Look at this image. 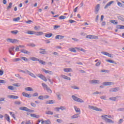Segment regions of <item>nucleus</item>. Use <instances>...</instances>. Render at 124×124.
<instances>
[{
    "instance_id": "nucleus-1",
    "label": "nucleus",
    "mask_w": 124,
    "mask_h": 124,
    "mask_svg": "<svg viewBox=\"0 0 124 124\" xmlns=\"http://www.w3.org/2000/svg\"><path fill=\"white\" fill-rule=\"evenodd\" d=\"M101 118L105 121V122H106V123H108L109 124H114V121L110 119H112V116L110 115L103 114L101 116ZM107 118H108V119Z\"/></svg>"
},
{
    "instance_id": "nucleus-2",
    "label": "nucleus",
    "mask_w": 124,
    "mask_h": 124,
    "mask_svg": "<svg viewBox=\"0 0 124 124\" xmlns=\"http://www.w3.org/2000/svg\"><path fill=\"white\" fill-rule=\"evenodd\" d=\"M72 98H73V100H74V101H76L77 102H79L80 103H84V100H83V99L80 98H78L74 95H73L72 96Z\"/></svg>"
},
{
    "instance_id": "nucleus-3",
    "label": "nucleus",
    "mask_w": 124,
    "mask_h": 124,
    "mask_svg": "<svg viewBox=\"0 0 124 124\" xmlns=\"http://www.w3.org/2000/svg\"><path fill=\"white\" fill-rule=\"evenodd\" d=\"M37 77H39V78H40V79H42V80H43V81H45V82H47V78H46V77L43 76V75L38 74L37 75Z\"/></svg>"
},
{
    "instance_id": "nucleus-4",
    "label": "nucleus",
    "mask_w": 124,
    "mask_h": 124,
    "mask_svg": "<svg viewBox=\"0 0 124 124\" xmlns=\"http://www.w3.org/2000/svg\"><path fill=\"white\" fill-rule=\"evenodd\" d=\"M42 70H43V72H45L46 74H49V75H53V72L51 71L46 70L44 68H42Z\"/></svg>"
},
{
    "instance_id": "nucleus-5",
    "label": "nucleus",
    "mask_w": 124,
    "mask_h": 124,
    "mask_svg": "<svg viewBox=\"0 0 124 124\" xmlns=\"http://www.w3.org/2000/svg\"><path fill=\"white\" fill-rule=\"evenodd\" d=\"M90 108L91 109H92V110H94L95 111H102V109H101V108H99L96 107H93V106H91Z\"/></svg>"
},
{
    "instance_id": "nucleus-6",
    "label": "nucleus",
    "mask_w": 124,
    "mask_h": 124,
    "mask_svg": "<svg viewBox=\"0 0 124 124\" xmlns=\"http://www.w3.org/2000/svg\"><path fill=\"white\" fill-rule=\"evenodd\" d=\"M120 91V88L119 87H115V88H112L110 89L109 92H119Z\"/></svg>"
},
{
    "instance_id": "nucleus-7",
    "label": "nucleus",
    "mask_w": 124,
    "mask_h": 124,
    "mask_svg": "<svg viewBox=\"0 0 124 124\" xmlns=\"http://www.w3.org/2000/svg\"><path fill=\"white\" fill-rule=\"evenodd\" d=\"M39 50V51H42L39 52V53L42 54V55H46L47 54V52L46 51L45 49L40 48Z\"/></svg>"
},
{
    "instance_id": "nucleus-8",
    "label": "nucleus",
    "mask_w": 124,
    "mask_h": 124,
    "mask_svg": "<svg viewBox=\"0 0 124 124\" xmlns=\"http://www.w3.org/2000/svg\"><path fill=\"white\" fill-rule=\"evenodd\" d=\"M15 49V47L12 46L9 49V52L11 55H12L13 56H14V53L12 52V51H14V49Z\"/></svg>"
},
{
    "instance_id": "nucleus-9",
    "label": "nucleus",
    "mask_w": 124,
    "mask_h": 124,
    "mask_svg": "<svg viewBox=\"0 0 124 124\" xmlns=\"http://www.w3.org/2000/svg\"><path fill=\"white\" fill-rule=\"evenodd\" d=\"M80 114L79 113H77L71 117V119H78V118H80Z\"/></svg>"
},
{
    "instance_id": "nucleus-10",
    "label": "nucleus",
    "mask_w": 124,
    "mask_h": 124,
    "mask_svg": "<svg viewBox=\"0 0 124 124\" xmlns=\"http://www.w3.org/2000/svg\"><path fill=\"white\" fill-rule=\"evenodd\" d=\"M8 97L12 99H18V98H19V97L18 96H15L13 95H8Z\"/></svg>"
},
{
    "instance_id": "nucleus-11",
    "label": "nucleus",
    "mask_w": 124,
    "mask_h": 124,
    "mask_svg": "<svg viewBox=\"0 0 124 124\" xmlns=\"http://www.w3.org/2000/svg\"><path fill=\"white\" fill-rule=\"evenodd\" d=\"M112 84H113V82H104L103 83V86H112Z\"/></svg>"
},
{
    "instance_id": "nucleus-12",
    "label": "nucleus",
    "mask_w": 124,
    "mask_h": 124,
    "mask_svg": "<svg viewBox=\"0 0 124 124\" xmlns=\"http://www.w3.org/2000/svg\"><path fill=\"white\" fill-rule=\"evenodd\" d=\"M22 95L25 96V97H28V98H31V95L29 94L28 93H25V92L22 93Z\"/></svg>"
},
{
    "instance_id": "nucleus-13",
    "label": "nucleus",
    "mask_w": 124,
    "mask_h": 124,
    "mask_svg": "<svg viewBox=\"0 0 124 124\" xmlns=\"http://www.w3.org/2000/svg\"><path fill=\"white\" fill-rule=\"evenodd\" d=\"M99 8H100V4H98L95 8V12H97L96 14H97V13H98V11H99Z\"/></svg>"
},
{
    "instance_id": "nucleus-14",
    "label": "nucleus",
    "mask_w": 124,
    "mask_h": 124,
    "mask_svg": "<svg viewBox=\"0 0 124 124\" xmlns=\"http://www.w3.org/2000/svg\"><path fill=\"white\" fill-rule=\"evenodd\" d=\"M91 84H100V82L98 80L93 79L91 81Z\"/></svg>"
},
{
    "instance_id": "nucleus-15",
    "label": "nucleus",
    "mask_w": 124,
    "mask_h": 124,
    "mask_svg": "<svg viewBox=\"0 0 124 124\" xmlns=\"http://www.w3.org/2000/svg\"><path fill=\"white\" fill-rule=\"evenodd\" d=\"M112 3H114V1H110L108 3L106 6L104 7L105 9H107V8H108V6H110Z\"/></svg>"
},
{
    "instance_id": "nucleus-16",
    "label": "nucleus",
    "mask_w": 124,
    "mask_h": 124,
    "mask_svg": "<svg viewBox=\"0 0 124 124\" xmlns=\"http://www.w3.org/2000/svg\"><path fill=\"white\" fill-rule=\"evenodd\" d=\"M101 53L103 54V55H105V56H108V57H109V58H112V55H111L110 53H108V52L102 51Z\"/></svg>"
},
{
    "instance_id": "nucleus-17",
    "label": "nucleus",
    "mask_w": 124,
    "mask_h": 124,
    "mask_svg": "<svg viewBox=\"0 0 124 124\" xmlns=\"http://www.w3.org/2000/svg\"><path fill=\"white\" fill-rule=\"evenodd\" d=\"M5 120H6V121L9 123H10V117H9V115H8L7 114H5Z\"/></svg>"
},
{
    "instance_id": "nucleus-18",
    "label": "nucleus",
    "mask_w": 124,
    "mask_h": 124,
    "mask_svg": "<svg viewBox=\"0 0 124 124\" xmlns=\"http://www.w3.org/2000/svg\"><path fill=\"white\" fill-rule=\"evenodd\" d=\"M74 108L77 113H78L79 114H81V110H80V108H78L76 106L74 107Z\"/></svg>"
},
{
    "instance_id": "nucleus-19",
    "label": "nucleus",
    "mask_w": 124,
    "mask_h": 124,
    "mask_svg": "<svg viewBox=\"0 0 124 124\" xmlns=\"http://www.w3.org/2000/svg\"><path fill=\"white\" fill-rule=\"evenodd\" d=\"M55 39H62L63 38H64V36L61 35H57L55 37Z\"/></svg>"
},
{
    "instance_id": "nucleus-20",
    "label": "nucleus",
    "mask_w": 124,
    "mask_h": 124,
    "mask_svg": "<svg viewBox=\"0 0 124 124\" xmlns=\"http://www.w3.org/2000/svg\"><path fill=\"white\" fill-rule=\"evenodd\" d=\"M28 108L26 107H21L19 108V110H21V111H26V112L28 111Z\"/></svg>"
},
{
    "instance_id": "nucleus-21",
    "label": "nucleus",
    "mask_w": 124,
    "mask_h": 124,
    "mask_svg": "<svg viewBox=\"0 0 124 124\" xmlns=\"http://www.w3.org/2000/svg\"><path fill=\"white\" fill-rule=\"evenodd\" d=\"M64 72H72V69L70 68H64L63 69Z\"/></svg>"
},
{
    "instance_id": "nucleus-22",
    "label": "nucleus",
    "mask_w": 124,
    "mask_h": 124,
    "mask_svg": "<svg viewBox=\"0 0 124 124\" xmlns=\"http://www.w3.org/2000/svg\"><path fill=\"white\" fill-rule=\"evenodd\" d=\"M75 49H77V50H79V51H81L82 52H83L84 53H86V50L83 49L82 47H75Z\"/></svg>"
},
{
    "instance_id": "nucleus-23",
    "label": "nucleus",
    "mask_w": 124,
    "mask_h": 124,
    "mask_svg": "<svg viewBox=\"0 0 124 124\" xmlns=\"http://www.w3.org/2000/svg\"><path fill=\"white\" fill-rule=\"evenodd\" d=\"M34 34L37 36H39V35H42L44 34L43 32L42 31H38V32H34Z\"/></svg>"
},
{
    "instance_id": "nucleus-24",
    "label": "nucleus",
    "mask_w": 124,
    "mask_h": 124,
    "mask_svg": "<svg viewBox=\"0 0 124 124\" xmlns=\"http://www.w3.org/2000/svg\"><path fill=\"white\" fill-rule=\"evenodd\" d=\"M62 78H63V79H65V80H71V78H70L65 75H62Z\"/></svg>"
},
{
    "instance_id": "nucleus-25",
    "label": "nucleus",
    "mask_w": 124,
    "mask_h": 124,
    "mask_svg": "<svg viewBox=\"0 0 124 124\" xmlns=\"http://www.w3.org/2000/svg\"><path fill=\"white\" fill-rule=\"evenodd\" d=\"M54 103H55V101L52 100H51L47 101L46 102V104H54Z\"/></svg>"
},
{
    "instance_id": "nucleus-26",
    "label": "nucleus",
    "mask_w": 124,
    "mask_h": 124,
    "mask_svg": "<svg viewBox=\"0 0 124 124\" xmlns=\"http://www.w3.org/2000/svg\"><path fill=\"white\" fill-rule=\"evenodd\" d=\"M116 28L118 30H124V25H117Z\"/></svg>"
},
{
    "instance_id": "nucleus-27",
    "label": "nucleus",
    "mask_w": 124,
    "mask_h": 124,
    "mask_svg": "<svg viewBox=\"0 0 124 124\" xmlns=\"http://www.w3.org/2000/svg\"><path fill=\"white\" fill-rule=\"evenodd\" d=\"M8 90H11V91H16V88L12 86H8Z\"/></svg>"
},
{
    "instance_id": "nucleus-28",
    "label": "nucleus",
    "mask_w": 124,
    "mask_h": 124,
    "mask_svg": "<svg viewBox=\"0 0 124 124\" xmlns=\"http://www.w3.org/2000/svg\"><path fill=\"white\" fill-rule=\"evenodd\" d=\"M38 62H39V63H41V64H43V65H45L46 64V62L45 61H43V60L39 59Z\"/></svg>"
},
{
    "instance_id": "nucleus-29",
    "label": "nucleus",
    "mask_w": 124,
    "mask_h": 124,
    "mask_svg": "<svg viewBox=\"0 0 124 124\" xmlns=\"http://www.w3.org/2000/svg\"><path fill=\"white\" fill-rule=\"evenodd\" d=\"M31 117H32V118H36L37 119H38L40 116L39 115H36L35 114H30Z\"/></svg>"
},
{
    "instance_id": "nucleus-30",
    "label": "nucleus",
    "mask_w": 124,
    "mask_h": 124,
    "mask_svg": "<svg viewBox=\"0 0 124 124\" xmlns=\"http://www.w3.org/2000/svg\"><path fill=\"white\" fill-rule=\"evenodd\" d=\"M106 61L108 62H110V63H114V64H117V62L112 60H107Z\"/></svg>"
},
{
    "instance_id": "nucleus-31",
    "label": "nucleus",
    "mask_w": 124,
    "mask_h": 124,
    "mask_svg": "<svg viewBox=\"0 0 124 124\" xmlns=\"http://www.w3.org/2000/svg\"><path fill=\"white\" fill-rule=\"evenodd\" d=\"M25 91H27L28 92H33V90L31 87H26L25 88Z\"/></svg>"
},
{
    "instance_id": "nucleus-32",
    "label": "nucleus",
    "mask_w": 124,
    "mask_h": 124,
    "mask_svg": "<svg viewBox=\"0 0 124 124\" xmlns=\"http://www.w3.org/2000/svg\"><path fill=\"white\" fill-rule=\"evenodd\" d=\"M20 52L21 53H23L24 54H30V52L28 51L27 50L25 49H23L21 50H20Z\"/></svg>"
},
{
    "instance_id": "nucleus-33",
    "label": "nucleus",
    "mask_w": 124,
    "mask_h": 124,
    "mask_svg": "<svg viewBox=\"0 0 124 124\" xmlns=\"http://www.w3.org/2000/svg\"><path fill=\"white\" fill-rule=\"evenodd\" d=\"M34 31H28L27 32H25V33H28V34H34Z\"/></svg>"
},
{
    "instance_id": "nucleus-34",
    "label": "nucleus",
    "mask_w": 124,
    "mask_h": 124,
    "mask_svg": "<svg viewBox=\"0 0 124 124\" xmlns=\"http://www.w3.org/2000/svg\"><path fill=\"white\" fill-rule=\"evenodd\" d=\"M46 37H47L48 38H50V37H52L53 36V33H49L48 34H46L45 35Z\"/></svg>"
},
{
    "instance_id": "nucleus-35",
    "label": "nucleus",
    "mask_w": 124,
    "mask_h": 124,
    "mask_svg": "<svg viewBox=\"0 0 124 124\" xmlns=\"http://www.w3.org/2000/svg\"><path fill=\"white\" fill-rule=\"evenodd\" d=\"M31 61H33V62H38L39 61V59L38 58H35V57H31Z\"/></svg>"
},
{
    "instance_id": "nucleus-36",
    "label": "nucleus",
    "mask_w": 124,
    "mask_h": 124,
    "mask_svg": "<svg viewBox=\"0 0 124 124\" xmlns=\"http://www.w3.org/2000/svg\"><path fill=\"white\" fill-rule=\"evenodd\" d=\"M110 22L112 24H113V25H118V22H117V20H110Z\"/></svg>"
},
{
    "instance_id": "nucleus-37",
    "label": "nucleus",
    "mask_w": 124,
    "mask_h": 124,
    "mask_svg": "<svg viewBox=\"0 0 124 124\" xmlns=\"http://www.w3.org/2000/svg\"><path fill=\"white\" fill-rule=\"evenodd\" d=\"M56 95L59 100H61V99H62V97H61V93H60L59 92L57 93Z\"/></svg>"
},
{
    "instance_id": "nucleus-38",
    "label": "nucleus",
    "mask_w": 124,
    "mask_h": 124,
    "mask_svg": "<svg viewBox=\"0 0 124 124\" xmlns=\"http://www.w3.org/2000/svg\"><path fill=\"white\" fill-rule=\"evenodd\" d=\"M59 19H60V20H64V19H66V16H61L59 17Z\"/></svg>"
},
{
    "instance_id": "nucleus-39",
    "label": "nucleus",
    "mask_w": 124,
    "mask_h": 124,
    "mask_svg": "<svg viewBox=\"0 0 124 124\" xmlns=\"http://www.w3.org/2000/svg\"><path fill=\"white\" fill-rule=\"evenodd\" d=\"M46 115H53L54 113L51 111H46Z\"/></svg>"
},
{
    "instance_id": "nucleus-40",
    "label": "nucleus",
    "mask_w": 124,
    "mask_h": 124,
    "mask_svg": "<svg viewBox=\"0 0 124 124\" xmlns=\"http://www.w3.org/2000/svg\"><path fill=\"white\" fill-rule=\"evenodd\" d=\"M117 18L119 20H121V21H122V22H124V18L123 17L118 16H117Z\"/></svg>"
},
{
    "instance_id": "nucleus-41",
    "label": "nucleus",
    "mask_w": 124,
    "mask_h": 124,
    "mask_svg": "<svg viewBox=\"0 0 124 124\" xmlns=\"http://www.w3.org/2000/svg\"><path fill=\"white\" fill-rule=\"evenodd\" d=\"M6 41H7V42H10V43H13V39L7 38V39H6Z\"/></svg>"
},
{
    "instance_id": "nucleus-42",
    "label": "nucleus",
    "mask_w": 124,
    "mask_h": 124,
    "mask_svg": "<svg viewBox=\"0 0 124 124\" xmlns=\"http://www.w3.org/2000/svg\"><path fill=\"white\" fill-rule=\"evenodd\" d=\"M109 99L110 100H112V101H116V100H117V97H110Z\"/></svg>"
},
{
    "instance_id": "nucleus-43",
    "label": "nucleus",
    "mask_w": 124,
    "mask_h": 124,
    "mask_svg": "<svg viewBox=\"0 0 124 124\" xmlns=\"http://www.w3.org/2000/svg\"><path fill=\"white\" fill-rule=\"evenodd\" d=\"M69 51H70L71 52H73L74 53H76V50L75 49V48H69Z\"/></svg>"
},
{
    "instance_id": "nucleus-44",
    "label": "nucleus",
    "mask_w": 124,
    "mask_h": 124,
    "mask_svg": "<svg viewBox=\"0 0 124 124\" xmlns=\"http://www.w3.org/2000/svg\"><path fill=\"white\" fill-rule=\"evenodd\" d=\"M93 35H88L86 36V38H89V39H93Z\"/></svg>"
},
{
    "instance_id": "nucleus-45",
    "label": "nucleus",
    "mask_w": 124,
    "mask_h": 124,
    "mask_svg": "<svg viewBox=\"0 0 124 124\" xmlns=\"http://www.w3.org/2000/svg\"><path fill=\"white\" fill-rule=\"evenodd\" d=\"M47 93H52V90H51V89H50V88L49 87H47L46 89Z\"/></svg>"
},
{
    "instance_id": "nucleus-46",
    "label": "nucleus",
    "mask_w": 124,
    "mask_h": 124,
    "mask_svg": "<svg viewBox=\"0 0 124 124\" xmlns=\"http://www.w3.org/2000/svg\"><path fill=\"white\" fill-rule=\"evenodd\" d=\"M11 33H13V34H17L18 32H19V31L18 30H16L15 31H11Z\"/></svg>"
},
{
    "instance_id": "nucleus-47",
    "label": "nucleus",
    "mask_w": 124,
    "mask_h": 124,
    "mask_svg": "<svg viewBox=\"0 0 124 124\" xmlns=\"http://www.w3.org/2000/svg\"><path fill=\"white\" fill-rule=\"evenodd\" d=\"M42 85L44 89H46V90L48 88V86L46 85L45 83H42Z\"/></svg>"
},
{
    "instance_id": "nucleus-48",
    "label": "nucleus",
    "mask_w": 124,
    "mask_h": 124,
    "mask_svg": "<svg viewBox=\"0 0 124 124\" xmlns=\"http://www.w3.org/2000/svg\"><path fill=\"white\" fill-rule=\"evenodd\" d=\"M20 20V17H17L13 19L15 22H18Z\"/></svg>"
},
{
    "instance_id": "nucleus-49",
    "label": "nucleus",
    "mask_w": 124,
    "mask_h": 124,
    "mask_svg": "<svg viewBox=\"0 0 124 124\" xmlns=\"http://www.w3.org/2000/svg\"><path fill=\"white\" fill-rule=\"evenodd\" d=\"M118 112H124V108H119L117 109Z\"/></svg>"
},
{
    "instance_id": "nucleus-50",
    "label": "nucleus",
    "mask_w": 124,
    "mask_h": 124,
    "mask_svg": "<svg viewBox=\"0 0 124 124\" xmlns=\"http://www.w3.org/2000/svg\"><path fill=\"white\" fill-rule=\"evenodd\" d=\"M117 4L118 6H120V7H123L124 6V4H122L121 2H118Z\"/></svg>"
},
{
    "instance_id": "nucleus-51",
    "label": "nucleus",
    "mask_w": 124,
    "mask_h": 124,
    "mask_svg": "<svg viewBox=\"0 0 124 124\" xmlns=\"http://www.w3.org/2000/svg\"><path fill=\"white\" fill-rule=\"evenodd\" d=\"M29 75L31 76V77H32L33 78H36L35 75H34V74L31 72L29 74Z\"/></svg>"
},
{
    "instance_id": "nucleus-52",
    "label": "nucleus",
    "mask_w": 124,
    "mask_h": 124,
    "mask_svg": "<svg viewBox=\"0 0 124 124\" xmlns=\"http://www.w3.org/2000/svg\"><path fill=\"white\" fill-rule=\"evenodd\" d=\"M21 61L20 58H16L13 60V62H20Z\"/></svg>"
},
{
    "instance_id": "nucleus-53",
    "label": "nucleus",
    "mask_w": 124,
    "mask_h": 124,
    "mask_svg": "<svg viewBox=\"0 0 124 124\" xmlns=\"http://www.w3.org/2000/svg\"><path fill=\"white\" fill-rule=\"evenodd\" d=\"M21 60H23V61H24L25 62H28V58H27L26 57H22L21 58Z\"/></svg>"
},
{
    "instance_id": "nucleus-54",
    "label": "nucleus",
    "mask_w": 124,
    "mask_h": 124,
    "mask_svg": "<svg viewBox=\"0 0 124 124\" xmlns=\"http://www.w3.org/2000/svg\"><path fill=\"white\" fill-rule=\"evenodd\" d=\"M12 7V2H10L9 6L7 7V9H10Z\"/></svg>"
},
{
    "instance_id": "nucleus-55",
    "label": "nucleus",
    "mask_w": 124,
    "mask_h": 124,
    "mask_svg": "<svg viewBox=\"0 0 124 124\" xmlns=\"http://www.w3.org/2000/svg\"><path fill=\"white\" fill-rule=\"evenodd\" d=\"M123 122H124V119H120L119 120V121H118V124H122V123H123Z\"/></svg>"
},
{
    "instance_id": "nucleus-56",
    "label": "nucleus",
    "mask_w": 124,
    "mask_h": 124,
    "mask_svg": "<svg viewBox=\"0 0 124 124\" xmlns=\"http://www.w3.org/2000/svg\"><path fill=\"white\" fill-rule=\"evenodd\" d=\"M69 23H70V24H73V23H76V21L72 19H69Z\"/></svg>"
},
{
    "instance_id": "nucleus-57",
    "label": "nucleus",
    "mask_w": 124,
    "mask_h": 124,
    "mask_svg": "<svg viewBox=\"0 0 124 124\" xmlns=\"http://www.w3.org/2000/svg\"><path fill=\"white\" fill-rule=\"evenodd\" d=\"M16 42H19V40L16 39H13V44L16 43Z\"/></svg>"
},
{
    "instance_id": "nucleus-58",
    "label": "nucleus",
    "mask_w": 124,
    "mask_h": 124,
    "mask_svg": "<svg viewBox=\"0 0 124 124\" xmlns=\"http://www.w3.org/2000/svg\"><path fill=\"white\" fill-rule=\"evenodd\" d=\"M28 46H31V47H35V44L33 43L29 44Z\"/></svg>"
},
{
    "instance_id": "nucleus-59",
    "label": "nucleus",
    "mask_w": 124,
    "mask_h": 124,
    "mask_svg": "<svg viewBox=\"0 0 124 124\" xmlns=\"http://www.w3.org/2000/svg\"><path fill=\"white\" fill-rule=\"evenodd\" d=\"M71 88H72V89H74V90H79V88L77 87L76 86H71Z\"/></svg>"
},
{
    "instance_id": "nucleus-60",
    "label": "nucleus",
    "mask_w": 124,
    "mask_h": 124,
    "mask_svg": "<svg viewBox=\"0 0 124 124\" xmlns=\"http://www.w3.org/2000/svg\"><path fill=\"white\" fill-rule=\"evenodd\" d=\"M45 123L46 124H51V121H50V120L49 119L46 120Z\"/></svg>"
},
{
    "instance_id": "nucleus-61",
    "label": "nucleus",
    "mask_w": 124,
    "mask_h": 124,
    "mask_svg": "<svg viewBox=\"0 0 124 124\" xmlns=\"http://www.w3.org/2000/svg\"><path fill=\"white\" fill-rule=\"evenodd\" d=\"M15 104L16 105H20V104H21V102H20V101H15Z\"/></svg>"
},
{
    "instance_id": "nucleus-62",
    "label": "nucleus",
    "mask_w": 124,
    "mask_h": 124,
    "mask_svg": "<svg viewBox=\"0 0 124 124\" xmlns=\"http://www.w3.org/2000/svg\"><path fill=\"white\" fill-rule=\"evenodd\" d=\"M59 108L60 110H62V111H63V110H65L66 109L65 107H62V106L60 107Z\"/></svg>"
},
{
    "instance_id": "nucleus-63",
    "label": "nucleus",
    "mask_w": 124,
    "mask_h": 124,
    "mask_svg": "<svg viewBox=\"0 0 124 124\" xmlns=\"http://www.w3.org/2000/svg\"><path fill=\"white\" fill-rule=\"evenodd\" d=\"M56 121L57 122V123H59V124H61V123H62V119H57Z\"/></svg>"
},
{
    "instance_id": "nucleus-64",
    "label": "nucleus",
    "mask_w": 124,
    "mask_h": 124,
    "mask_svg": "<svg viewBox=\"0 0 124 124\" xmlns=\"http://www.w3.org/2000/svg\"><path fill=\"white\" fill-rule=\"evenodd\" d=\"M13 86H14L15 87H20V84L19 83H14L13 84Z\"/></svg>"
}]
</instances>
